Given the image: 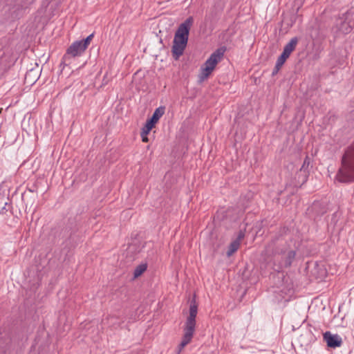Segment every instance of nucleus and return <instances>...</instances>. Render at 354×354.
<instances>
[{"mask_svg": "<svg viewBox=\"0 0 354 354\" xmlns=\"http://www.w3.org/2000/svg\"><path fill=\"white\" fill-rule=\"evenodd\" d=\"M193 17H189L178 27L173 41L171 53L174 58L178 59L181 56L187 46L189 30L193 25Z\"/></svg>", "mask_w": 354, "mask_h": 354, "instance_id": "f257e3e1", "label": "nucleus"}, {"mask_svg": "<svg viewBox=\"0 0 354 354\" xmlns=\"http://www.w3.org/2000/svg\"><path fill=\"white\" fill-rule=\"evenodd\" d=\"M339 183L354 182V142L347 148L342 158V167L336 174Z\"/></svg>", "mask_w": 354, "mask_h": 354, "instance_id": "f03ea898", "label": "nucleus"}, {"mask_svg": "<svg viewBox=\"0 0 354 354\" xmlns=\"http://www.w3.org/2000/svg\"><path fill=\"white\" fill-rule=\"evenodd\" d=\"M198 308L195 300H192L189 306V316L186 319L184 326V335L181 342L178 345V353L187 346L192 340L196 327V317L197 315Z\"/></svg>", "mask_w": 354, "mask_h": 354, "instance_id": "7ed1b4c3", "label": "nucleus"}, {"mask_svg": "<svg viewBox=\"0 0 354 354\" xmlns=\"http://www.w3.org/2000/svg\"><path fill=\"white\" fill-rule=\"evenodd\" d=\"M80 41H74L66 50V53L64 55L60 66H63L62 69L65 66L71 64V59L75 57L81 56L86 50Z\"/></svg>", "mask_w": 354, "mask_h": 354, "instance_id": "20e7f679", "label": "nucleus"}, {"mask_svg": "<svg viewBox=\"0 0 354 354\" xmlns=\"http://www.w3.org/2000/svg\"><path fill=\"white\" fill-rule=\"evenodd\" d=\"M165 110V106H159L154 111L152 116L147 120L146 124L142 128L140 133L142 142H147L149 141L147 136L149 133L158 122L159 119L164 115Z\"/></svg>", "mask_w": 354, "mask_h": 354, "instance_id": "39448f33", "label": "nucleus"}, {"mask_svg": "<svg viewBox=\"0 0 354 354\" xmlns=\"http://www.w3.org/2000/svg\"><path fill=\"white\" fill-rule=\"evenodd\" d=\"M335 26L337 29L344 34L350 32L354 28V12L348 11L342 17L337 19Z\"/></svg>", "mask_w": 354, "mask_h": 354, "instance_id": "423d86ee", "label": "nucleus"}, {"mask_svg": "<svg viewBox=\"0 0 354 354\" xmlns=\"http://www.w3.org/2000/svg\"><path fill=\"white\" fill-rule=\"evenodd\" d=\"M225 49L223 48H219L216 49L209 57L206 60L204 66H209L212 69H214L216 64L221 60L223 57Z\"/></svg>", "mask_w": 354, "mask_h": 354, "instance_id": "0eeeda50", "label": "nucleus"}, {"mask_svg": "<svg viewBox=\"0 0 354 354\" xmlns=\"http://www.w3.org/2000/svg\"><path fill=\"white\" fill-rule=\"evenodd\" d=\"M225 0H214L209 12V17L211 20L216 19L221 16L225 6Z\"/></svg>", "mask_w": 354, "mask_h": 354, "instance_id": "6e6552de", "label": "nucleus"}, {"mask_svg": "<svg viewBox=\"0 0 354 354\" xmlns=\"http://www.w3.org/2000/svg\"><path fill=\"white\" fill-rule=\"evenodd\" d=\"M248 224L243 222L239 225V229L234 232L231 243H240L245 236H248L249 233L247 232V227Z\"/></svg>", "mask_w": 354, "mask_h": 354, "instance_id": "1a4fd4ad", "label": "nucleus"}, {"mask_svg": "<svg viewBox=\"0 0 354 354\" xmlns=\"http://www.w3.org/2000/svg\"><path fill=\"white\" fill-rule=\"evenodd\" d=\"M324 339L330 348L339 347L342 344V339L338 335H333L329 331L324 334Z\"/></svg>", "mask_w": 354, "mask_h": 354, "instance_id": "9d476101", "label": "nucleus"}, {"mask_svg": "<svg viewBox=\"0 0 354 354\" xmlns=\"http://www.w3.org/2000/svg\"><path fill=\"white\" fill-rule=\"evenodd\" d=\"M310 164V158L307 156H306L303 165L299 169V173L298 174L299 178L301 176V184H304L305 182H306L308 179Z\"/></svg>", "mask_w": 354, "mask_h": 354, "instance_id": "9b49d317", "label": "nucleus"}, {"mask_svg": "<svg viewBox=\"0 0 354 354\" xmlns=\"http://www.w3.org/2000/svg\"><path fill=\"white\" fill-rule=\"evenodd\" d=\"M298 43L297 37L292 38L290 41L285 45L283 52L286 54L290 55L291 53L295 49Z\"/></svg>", "mask_w": 354, "mask_h": 354, "instance_id": "f8f14e48", "label": "nucleus"}, {"mask_svg": "<svg viewBox=\"0 0 354 354\" xmlns=\"http://www.w3.org/2000/svg\"><path fill=\"white\" fill-rule=\"evenodd\" d=\"M296 256V251L290 250L283 253L284 264L286 267H288L292 264V261Z\"/></svg>", "mask_w": 354, "mask_h": 354, "instance_id": "ddd939ff", "label": "nucleus"}, {"mask_svg": "<svg viewBox=\"0 0 354 354\" xmlns=\"http://www.w3.org/2000/svg\"><path fill=\"white\" fill-rule=\"evenodd\" d=\"M214 69L211 68L209 66H203L201 68V73L200 75V78L201 80H204L205 79L207 78L208 76L212 73Z\"/></svg>", "mask_w": 354, "mask_h": 354, "instance_id": "4468645a", "label": "nucleus"}, {"mask_svg": "<svg viewBox=\"0 0 354 354\" xmlns=\"http://www.w3.org/2000/svg\"><path fill=\"white\" fill-rule=\"evenodd\" d=\"M147 264H140L138 266L133 272L134 278H137L140 277L146 270H147Z\"/></svg>", "mask_w": 354, "mask_h": 354, "instance_id": "2eb2a0df", "label": "nucleus"}, {"mask_svg": "<svg viewBox=\"0 0 354 354\" xmlns=\"http://www.w3.org/2000/svg\"><path fill=\"white\" fill-rule=\"evenodd\" d=\"M239 245H230L226 251V256L227 257H230L239 250Z\"/></svg>", "mask_w": 354, "mask_h": 354, "instance_id": "dca6fc26", "label": "nucleus"}, {"mask_svg": "<svg viewBox=\"0 0 354 354\" xmlns=\"http://www.w3.org/2000/svg\"><path fill=\"white\" fill-rule=\"evenodd\" d=\"M93 36H94V33H91L86 39H84L83 40H80V41L82 44V45L84 48H87L88 45L90 44Z\"/></svg>", "mask_w": 354, "mask_h": 354, "instance_id": "f3484780", "label": "nucleus"}, {"mask_svg": "<svg viewBox=\"0 0 354 354\" xmlns=\"http://www.w3.org/2000/svg\"><path fill=\"white\" fill-rule=\"evenodd\" d=\"M290 55L286 54L285 53L282 52L281 55L278 57L277 61L280 62L281 63L284 64L286 59L289 57Z\"/></svg>", "mask_w": 354, "mask_h": 354, "instance_id": "a211bd4d", "label": "nucleus"}, {"mask_svg": "<svg viewBox=\"0 0 354 354\" xmlns=\"http://www.w3.org/2000/svg\"><path fill=\"white\" fill-rule=\"evenodd\" d=\"M283 65V63H281L280 62L277 61V62H276V64H275V68H278L279 70H280V68H281V66Z\"/></svg>", "mask_w": 354, "mask_h": 354, "instance_id": "6ab92c4d", "label": "nucleus"}, {"mask_svg": "<svg viewBox=\"0 0 354 354\" xmlns=\"http://www.w3.org/2000/svg\"><path fill=\"white\" fill-rule=\"evenodd\" d=\"M283 65V63H281L280 62L277 61V62H276V64H275V68H278L279 70H280V68H281V66Z\"/></svg>", "mask_w": 354, "mask_h": 354, "instance_id": "aec40b11", "label": "nucleus"}, {"mask_svg": "<svg viewBox=\"0 0 354 354\" xmlns=\"http://www.w3.org/2000/svg\"><path fill=\"white\" fill-rule=\"evenodd\" d=\"M279 69L278 68H276L275 67L274 68L272 72V75L274 76L275 75H277L279 72Z\"/></svg>", "mask_w": 354, "mask_h": 354, "instance_id": "412c9836", "label": "nucleus"}, {"mask_svg": "<svg viewBox=\"0 0 354 354\" xmlns=\"http://www.w3.org/2000/svg\"><path fill=\"white\" fill-rule=\"evenodd\" d=\"M283 298V296H281V297L277 298V300H278V301H280V300H281Z\"/></svg>", "mask_w": 354, "mask_h": 354, "instance_id": "4be33fe9", "label": "nucleus"}, {"mask_svg": "<svg viewBox=\"0 0 354 354\" xmlns=\"http://www.w3.org/2000/svg\"><path fill=\"white\" fill-rule=\"evenodd\" d=\"M3 109L0 108V114L2 113Z\"/></svg>", "mask_w": 354, "mask_h": 354, "instance_id": "5701e85b", "label": "nucleus"}, {"mask_svg": "<svg viewBox=\"0 0 354 354\" xmlns=\"http://www.w3.org/2000/svg\"><path fill=\"white\" fill-rule=\"evenodd\" d=\"M3 204H4V205H6L7 203L6 202H3Z\"/></svg>", "mask_w": 354, "mask_h": 354, "instance_id": "b1692460", "label": "nucleus"}]
</instances>
